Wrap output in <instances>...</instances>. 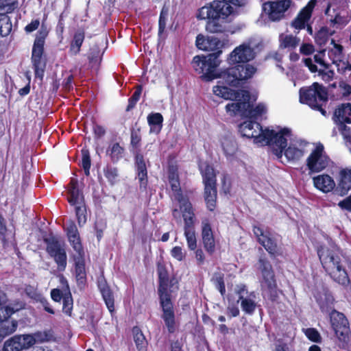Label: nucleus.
Segmentation results:
<instances>
[{
    "instance_id": "nucleus-1",
    "label": "nucleus",
    "mask_w": 351,
    "mask_h": 351,
    "mask_svg": "<svg viewBox=\"0 0 351 351\" xmlns=\"http://www.w3.org/2000/svg\"><path fill=\"white\" fill-rule=\"evenodd\" d=\"M245 0H222L213 1L199 10L197 18L208 19L206 29L208 32L223 33L228 30V23L231 21L233 8L228 3L241 6Z\"/></svg>"
},
{
    "instance_id": "nucleus-2",
    "label": "nucleus",
    "mask_w": 351,
    "mask_h": 351,
    "mask_svg": "<svg viewBox=\"0 0 351 351\" xmlns=\"http://www.w3.org/2000/svg\"><path fill=\"white\" fill-rule=\"evenodd\" d=\"M169 181L173 193V197L180 204V209L184 221V236L189 250H195L197 247V239L193 228L195 214L191 204L188 198L180 192V182L176 167L170 166L168 171Z\"/></svg>"
},
{
    "instance_id": "nucleus-3",
    "label": "nucleus",
    "mask_w": 351,
    "mask_h": 351,
    "mask_svg": "<svg viewBox=\"0 0 351 351\" xmlns=\"http://www.w3.org/2000/svg\"><path fill=\"white\" fill-rule=\"evenodd\" d=\"M317 254L322 266L333 280L343 287H348L350 281L342 265L337 247L334 245L321 246L317 250Z\"/></svg>"
},
{
    "instance_id": "nucleus-4",
    "label": "nucleus",
    "mask_w": 351,
    "mask_h": 351,
    "mask_svg": "<svg viewBox=\"0 0 351 351\" xmlns=\"http://www.w3.org/2000/svg\"><path fill=\"white\" fill-rule=\"evenodd\" d=\"M293 134L287 128H276V129H265L264 142L261 146L269 145L278 158L283 157V150L287 147Z\"/></svg>"
},
{
    "instance_id": "nucleus-5",
    "label": "nucleus",
    "mask_w": 351,
    "mask_h": 351,
    "mask_svg": "<svg viewBox=\"0 0 351 351\" xmlns=\"http://www.w3.org/2000/svg\"><path fill=\"white\" fill-rule=\"evenodd\" d=\"M221 53L219 51L207 56H196L192 61V66L194 70L199 74H202L201 77L205 81H211L216 78H221V73H218L217 68L219 65L218 56Z\"/></svg>"
},
{
    "instance_id": "nucleus-6",
    "label": "nucleus",
    "mask_w": 351,
    "mask_h": 351,
    "mask_svg": "<svg viewBox=\"0 0 351 351\" xmlns=\"http://www.w3.org/2000/svg\"><path fill=\"white\" fill-rule=\"evenodd\" d=\"M328 100L326 88L317 82H314L311 86L302 88L300 90V101L302 104H307L311 108L318 110L326 116V111L322 106Z\"/></svg>"
},
{
    "instance_id": "nucleus-7",
    "label": "nucleus",
    "mask_w": 351,
    "mask_h": 351,
    "mask_svg": "<svg viewBox=\"0 0 351 351\" xmlns=\"http://www.w3.org/2000/svg\"><path fill=\"white\" fill-rule=\"evenodd\" d=\"M256 69L249 64H239L221 72V78L232 86H238L239 82L252 77Z\"/></svg>"
},
{
    "instance_id": "nucleus-8",
    "label": "nucleus",
    "mask_w": 351,
    "mask_h": 351,
    "mask_svg": "<svg viewBox=\"0 0 351 351\" xmlns=\"http://www.w3.org/2000/svg\"><path fill=\"white\" fill-rule=\"evenodd\" d=\"M257 47L252 40H249L237 47L229 55L230 64L244 63L255 58L254 49Z\"/></svg>"
},
{
    "instance_id": "nucleus-9",
    "label": "nucleus",
    "mask_w": 351,
    "mask_h": 351,
    "mask_svg": "<svg viewBox=\"0 0 351 351\" xmlns=\"http://www.w3.org/2000/svg\"><path fill=\"white\" fill-rule=\"evenodd\" d=\"M329 161V158L324 151V146L319 144L306 158V166L310 173H317L326 169Z\"/></svg>"
},
{
    "instance_id": "nucleus-10",
    "label": "nucleus",
    "mask_w": 351,
    "mask_h": 351,
    "mask_svg": "<svg viewBox=\"0 0 351 351\" xmlns=\"http://www.w3.org/2000/svg\"><path fill=\"white\" fill-rule=\"evenodd\" d=\"M292 4L291 0L268 1L263 4V10L268 19L274 22L282 20Z\"/></svg>"
},
{
    "instance_id": "nucleus-11",
    "label": "nucleus",
    "mask_w": 351,
    "mask_h": 351,
    "mask_svg": "<svg viewBox=\"0 0 351 351\" xmlns=\"http://www.w3.org/2000/svg\"><path fill=\"white\" fill-rule=\"evenodd\" d=\"M289 145L283 150V156L287 162H294L303 157L308 151V143L293 136Z\"/></svg>"
},
{
    "instance_id": "nucleus-12",
    "label": "nucleus",
    "mask_w": 351,
    "mask_h": 351,
    "mask_svg": "<svg viewBox=\"0 0 351 351\" xmlns=\"http://www.w3.org/2000/svg\"><path fill=\"white\" fill-rule=\"evenodd\" d=\"M45 242L47 245V251L54 258L58 269L64 270L66 267V254L64 243L54 237L45 239Z\"/></svg>"
},
{
    "instance_id": "nucleus-13",
    "label": "nucleus",
    "mask_w": 351,
    "mask_h": 351,
    "mask_svg": "<svg viewBox=\"0 0 351 351\" xmlns=\"http://www.w3.org/2000/svg\"><path fill=\"white\" fill-rule=\"evenodd\" d=\"M258 269L261 273V286L263 290L269 292L276 289V281L272 267L269 261L261 258L258 263Z\"/></svg>"
},
{
    "instance_id": "nucleus-14",
    "label": "nucleus",
    "mask_w": 351,
    "mask_h": 351,
    "mask_svg": "<svg viewBox=\"0 0 351 351\" xmlns=\"http://www.w3.org/2000/svg\"><path fill=\"white\" fill-rule=\"evenodd\" d=\"M160 304L162 308L161 317L165 322V326L169 333H173L177 329L178 325L175 319L173 304L168 293H161Z\"/></svg>"
},
{
    "instance_id": "nucleus-15",
    "label": "nucleus",
    "mask_w": 351,
    "mask_h": 351,
    "mask_svg": "<svg viewBox=\"0 0 351 351\" xmlns=\"http://www.w3.org/2000/svg\"><path fill=\"white\" fill-rule=\"evenodd\" d=\"M317 3L316 0H311L305 7H304L297 16L291 22V27L295 29L301 30L306 27L307 32L309 34H313L312 27L308 24L310 20L313 9Z\"/></svg>"
},
{
    "instance_id": "nucleus-16",
    "label": "nucleus",
    "mask_w": 351,
    "mask_h": 351,
    "mask_svg": "<svg viewBox=\"0 0 351 351\" xmlns=\"http://www.w3.org/2000/svg\"><path fill=\"white\" fill-rule=\"evenodd\" d=\"M239 131L243 136L253 138L254 143L258 145H261L262 142L265 141L263 138L265 130L257 122L252 121H244L239 125Z\"/></svg>"
},
{
    "instance_id": "nucleus-17",
    "label": "nucleus",
    "mask_w": 351,
    "mask_h": 351,
    "mask_svg": "<svg viewBox=\"0 0 351 351\" xmlns=\"http://www.w3.org/2000/svg\"><path fill=\"white\" fill-rule=\"evenodd\" d=\"M332 327L339 340L344 341L350 332L349 323L345 315L335 310L330 314Z\"/></svg>"
},
{
    "instance_id": "nucleus-18",
    "label": "nucleus",
    "mask_w": 351,
    "mask_h": 351,
    "mask_svg": "<svg viewBox=\"0 0 351 351\" xmlns=\"http://www.w3.org/2000/svg\"><path fill=\"white\" fill-rule=\"evenodd\" d=\"M234 291L239 295L237 302H240L243 311L246 314L252 315L256 308L254 293H248L244 285H237Z\"/></svg>"
},
{
    "instance_id": "nucleus-19",
    "label": "nucleus",
    "mask_w": 351,
    "mask_h": 351,
    "mask_svg": "<svg viewBox=\"0 0 351 351\" xmlns=\"http://www.w3.org/2000/svg\"><path fill=\"white\" fill-rule=\"evenodd\" d=\"M215 95L226 100H233L234 98L243 97L244 100H250V96L248 91L245 90H234L221 84L215 86L213 88Z\"/></svg>"
},
{
    "instance_id": "nucleus-20",
    "label": "nucleus",
    "mask_w": 351,
    "mask_h": 351,
    "mask_svg": "<svg viewBox=\"0 0 351 351\" xmlns=\"http://www.w3.org/2000/svg\"><path fill=\"white\" fill-rule=\"evenodd\" d=\"M253 232L258 242L269 253L274 254L278 252L277 243L269 232H264L263 230L257 226H254Z\"/></svg>"
},
{
    "instance_id": "nucleus-21",
    "label": "nucleus",
    "mask_w": 351,
    "mask_h": 351,
    "mask_svg": "<svg viewBox=\"0 0 351 351\" xmlns=\"http://www.w3.org/2000/svg\"><path fill=\"white\" fill-rule=\"evenodd\" d=\"M196 46L203 51H219L223 46V43L217 38L211 36L206 38L199 34L196 38Z\"/></svg>"
},
{
    "instance_id": "nucleus-22",
    "label": "nucleus",
    "mask_w": 351,
    "mask_h": 351,
    "mask_svg": "<svg viewBox=\"0 0 351 351\" xmlns=\"http://www.w3.org/2000/svg\"><path fill=\"white\" fill-rule=\"evenodd\" d=\"M202 239L205 250L208 253H213L215 250V241L210 224L207 219L202 222Z\"/></svg>"
},
{
    "instance_id": "nucleus-23",
    "label": "nucleus",
    "mask_w": 351,
    "mask_h": 351,
    "mask_svg": "<svg viewBox=\"0 0 351 351\" xmlns=\"http://www.w3.org/2000/svg\"><path fill=\"white\" fill-rule=\"evenodd\" d=\"M237 102L228 104L226 106V112L231 116L240 114L245 117L246 110L250 108V100H244L243 97L234 98Z\"/></svg>"
},
{
    "instance_id": "nucleus-24",
    "label": "nucleus",
    "mask_w": 351,
    "mask_h": 351,
    "mask_svg": "<svg viewBox=\"0 0 351 351\" xmlns=\"http://www.w3.org/2000/svg\"><path fill=\"white\" fill-rule=\"evenodd\" d=\"M351 189V169H342L339 171V179L337 191L343 196Z\"/></svg>"
},
{
    "instance_id": "nucleus-25",
    "label": "nucleus",
    "mask_w": 351,
    "mask_h": 351,
    "mask_svg": "<svg viewBox=\"0 0 351 351\" xmlns=\"http://www.w3.org/2000/svg\"><path fill=\"white\" fill-rule=\"evenodd\" d=\"M313 182L314 186L324 193L331 191L335 186L334 179L328 174L313 177Z\"/></svg>"
},
{
    "instance_id": "nucleus-26",
    "label": "nucleus",
    "mask_w": 351,
    "mask_h": 351,
    "mask_svg": "<svg viewBox=\"0 0 351 351\" xmlns=\"http://www.w3.org/2000/svg\"><path fill=\"white\" fill-rule=\"evenodd\" d=\"M66 230L69 241L73 248L77 253L82 252L83 248L80 241L77 228L73 221H69L66 224Z\"/></svg>"
},
{
    "instance_id": "nucleus-27",
    "label": "nucleus",
    "mask_w": 351,
    "mask_h": 351,
    "mask_svg": "<svg viewBox=\"0 0 351 351\" xmlns=\"http://www.w3.org/2000/svg\"><path fill=\"white\" fill-rule=\"evenodd\" d=\"M24 335H16L4 343L3 351H21L28 349Z\"/></svg>"
},
{
    "instance_id": "nucleus-28",
    "label": "nucleus",
    "mask_w": 351,
    "mask_h": 351,
    "mask_svg": "<svg viewBox=\"0 0 351 351\" xmlns=\"http://www.w3.org/2000/svg\"><path fill=\"white\" fill-rule=\"evenodd\" d=\"M279 49L289 51L294 50L300 43V38L292 34H280L279 35Z\"/></svg>"
},
{
    "instance_id": "nucleus-29",
    "label": "nucleus",
    "mask_w": 351,
    "mask_h": 351,
    "mask_svg": "<svg viewBox=\"0 0 351 351\" xmlns=\"http://www.w3.org/2000/svg\"><path fill=\"white\" fill-rule=\"evenodd\" d=\"M98 287L108 309L110 313L113 312L114 310V296L103 278L98 280Z\"/></svg>"
},
{
    "instance_id": "nucleus-30",
    "label": "nucleus",
    "mask_w": 351,
    "mask_h": 351,
    "mask_svg": "<svg viewBox=\"0 0 351 351\" xmlns=\"http://www.w3.org/2000/svg\"><path fill=\"white\" fill-rule=\"evenodd\" d=\"M330 45L332 46L326 49L328 60L332 64L339 65V62L342 60L343 57V47L335 43L334 40H331Z\"/></svg>"
},
{
    "instance_id": "nucleus-31",
    "label": "nucleus",
    "mask_w": 351,
    "mask_h": 351,
    "mask_svg": "<svg viewBox=\"0 0 351 351\" xmlns=\"http://www.w3.org/2000/svg\"><path fill=\"white\" fill-rule=\"evenodd\" d=\"M77 255L74 256L75 264V277L79 285L84 284L86 281V271L84 261L83 259L84 251L77 253Z\"/></svg>"
},
{
    "instance_id": "nucleus-32",
    "label": "nucleus",
    "mask_w": 351,
    "mask_h": 351,
    "mask_svg": "<svg viewBox=\"0 0 351 351\" xmlns=\"http://www.w3.org/2000/svg\"><path fill=\"white\" fill-rule=\"evenodd\" d=\"M221 147L224 154L230 160H233L237 152V145L231 137H225L221 140Z\"/></svg>"
},
{
    "instance_id": "nucleus-33",
    "label": "nucleus",
    "mask_w": 351,
    "mask_h": 351,
    "mask_svg": "<svg viewBox=\"0 0 351 351\" xmlns=\"http://www.w3.org/2000/svg\"><path fill=\"white\" fill-rule=\"evenodd\" d=\"M335 116L341 123H351V104H343L336 109Z\"/></svg>"
},
{
    "instance_id": "nucleus-34",
    "label": "nucleus",
    "mask_w": 351,
    "mask_h": 351,
    "mask_svg": "<svg viewBox=\"0 0 351 351\" xmlns=\"http://www.w3.org/2000/svg\"><path fill=\"white\" fill-rule=\"evenodd\" d=\"M316 300L323 312H328L332 307L334 299L330 293L326 291L318 293Z\"/></svg>"
},
{
    "instance_id": "nucleus-35",
    "label": "nucleus",
    "mask_w": 351,
    "mask_h": 351,
    "mask_svg": "<svg viewBox=\"0 0 351 351\" xmlns=\"http://www.w3.org/2000/svg\"><path fill=\"white\" fill-rule=\"evenodd\" d=\"M26 343L29 348L36 343H40L49 340V335L47 332L38 331L33 334L24 335Z\"/></svg>"
},
{
    "instance_id": "nucleus-36",
    "label": "nucleus",
    "mask_w": 351,
    "mask_h": 351,
    "mask_svg": "<svg viewBox=\"0 0 351 351\" xmlns=\"http://www.w3.org/2000/svg\"><path fill=\"white\" fill-rule=\"evenodd\" d=\"M163 117L160 113L156 112L147 116V122L150 126V132L158 134L162 126Z\"/></svg>"
},
{
    "instance_id": "nucleus-37",
    "label": "nucleus",
    "mask_w": 351,
    "mask_h": 351,
    "mask_svg": "<svg viewBox=\"0 0 351 351\" xmlns=\"http://www.w3.org/2000/svg\"><path fill=\"white\" fill-rule=\"evenodd\" d=\"M205 200L208 208L210 210H213L216 205L217 199V189L216 185H206L205 186Z\"/></svg>"
},
{
    "instance_id": "nucleus-38",
    "label": "nucleus",
    "mask_w": 351,
    "mask_h": 351,
    "mask_svg": "<svg viewBox=\"0 0 351 351\" xmlns=\"http://www.w3.org/2000/svg\"><path fill=\"white\" fill-rule=\"evenodd\" d=\"M71 189L69 190V197L68 198L69 202L73 205H78L84 204V197L77 187V184L72 181L71 183Z\"/></svg>"
},
{
    "instance_id": "nucleus-39",
    "label": "nucleus",
    "mask_w": 351,
    "mask_h": 351,
    "mask_svg": "<svg viewBox=\"0 0 351 351\" xmlns=\"http://www.w3.org/2000/svg\"><path fill=\"white\" fill-rule=\"evenodd\" d=\"M204 178V185H216V178L214 169L208 165H202L199 167Z\"/></svg>"
},
{
    "instance_id": "nucleus-40",
    "label": "nucleus",
    "mask_w": 351,
    "mask_h": 351,
    "mask_svg": "<svg viewBox=\"0 0 351 351\" xmlns=\"http://www.w3.org/2000/svg\"><path fill=\"white\" fill-rule=\"evenodd\" d=\"M123 148L119 143H114L109 146L106 152L113 162H117L123 158Z\"/></svg>"
},
{
    "instance_id": "nucleus-41",
    "label": "nucleus",
    "mask_w": 351,
    "mask_h": 351,
    "mask_svg": "<svg viewBox=\"0 0 351 351\" xmlns=\"http://www.w3.org/2000/svg\"><path fill=\"white\" fill-rule=\"evenodd\" d=\"M18 323L15 320L11 322L4 321L0 325V336L5 337L14 332L17 328Z\"/></svg>"
},
{
    "instance_id": "nucleus-42",
    "label": "nucleus",
    "mask_w": 351,
    "mask_h": 351,
    "mask_svg": "<svg viewBox=\"0 0 351 351\" xmlns=\"http://www.w3.org/2000/svg\"><path fill=\"white\" fill-rule=\"evenodd\" d=\"M267 112V107L263 104H258L256 107L253 108L250 104V108L246 110L245 117L250 118L258 119L262 117Z\"/></svg>"
},
{
    "instance_id": "nucleus-43",
    "label": "nucleus",
    "mask_w": 351,
    "mask_h": 351,
    "mask_svg": "<svg viewBox=\"0 0 351 351\" xmlns=\"http://www.w3.org/2000/svg\"><path fill=\"white\" fill-rule=\"evenodd\" d=\"M158 273L160 279V287L158 289V292L160 294V298H161V293H167L166 291V285L167 281V271L165 267L161 265H158Z\"/></svg>"
},
{
    "instance_id": "nucleus-44",
    "label": "nucleus",
    "mask_w": 351,
    "mask_h": 351,
    "mask_svg": "<svg viewBox=\"0 0 351 351\" xmlns=\"http://www.w3.org/2000/svg\"><path fill=\"white\" fill-rule=\"evenodd\" d=\"M132 332L134 334V340L138 350L145 351L147 341L142 332L138 328H134Z\"/></svg>"
},
{
    "instance_id": "nucleus-45",
    "label": "nucleus",
    "mask_w": 351,
    "mask_h": 351,
    "mask_svg": "<svg viewBox=\"0 0 351 351\" xmlns=\"http://www.w3.org/2000/svg\"><path fill=\"white\" fill-rule=\"evenodd\" d=\"M60 281L64 286L65 285V287H63L62 291L58 289H53L51 290V297L55 302H59L61 300L63 292L64 294L68 293V295H70L69 285L66 279L64 277H60Z\"/></svg>"
},
{
    "instance_id": "nucleus-46",
    "label": "nucleus",
    "mask_w": 351,
    "mask_h": 351,
    "mask_svg": "<svg viewBox=\"0 0 351 351\" xmlns=\"http://www.w3.org/2000/svg\"><path fill=\"white\" fill-rule=\"evenodd\" d=\"M32 60L36 76L42 80L45 67V63L43 61L42 56L34 57L32 56Z\"/></svg>"
},
{
    "instance_id": "nucleus-47",
    "label": "nucleus",
    "mask_w": 351,
    "mask_h": 351,
    "mask_svg": "<svg viewBox=\"0 0 351 351\" xmlns=\"http://www.w3.org/2000/svg\"><path fill=\"white\" fill-rule=\"evenodd\" d=\"M12 23L8 16L0 15V34L2 36H8L12 30Z\"/></svg>"
},
{
    "instance_id": "nucleus-48",
    "label": "nucleus",
    "mask_w": 351,
    "mask_h": 351,
    "mask_svg": "<svg viewBox=\"0 0 351 351\" xmlns=\"http://www.w3.org/2000/svg\"><path fill=\"white\" fill-rule=\"evenodd\" d=\"M84 39V33L83 32H77L75 33L73 40L71 45V51L73 54H77L80 50V47Z\"/></svg>"
},
{
    "instance_id": "nucleus-49",
    "label": "nucleus",
    "mask_w": 351,
    "mask_h": 351,
    "mask_svg": "<svg viewBox=\"0 0 351 351\" xmlns=\"http://www.w3.org/2000/svg\"><path fill=\"white\" fill-rule=\"evenodd\" d=\"M351 19V14H350L348 12L346 13V14H336L335 17L332 19L331 23L334 25H338L340 26H346Z\"/></svg>"
},
{
    "instance_id": "nucleus-50",
    "label": "nucleus",
    "mask_w": 351,
    "mask_h": 351,
    "mask_svg": "<svg viewBox=\"0 0 351 351\" xmlns=\"http://www.w3.org/2000/svg\"><path fill=\"white\" fill-rule=\"evenodd\" d=\"M75 206L78 224L82 226L86 221V208L84 204L75 205Z\"/></svg>"
},
{
    "instance_id": "nucleus-51",
    "label": "nucleus",
    "mask_w": 351,
    "mask_h": 351,
    "mask_svg": "<svg viewBox=\"0 0 351 351\" xmlns=\"http://www.w3.org/2000/svg\"><path fill=\"white\" fill-rule=\"evenodd\" d=\"M19 308H11L9 306L0 307V322H3L10 317L14 312L17 311Z\"/></svg>"
},
{
    "instance_id": "nucleus-52",
    "label": "nucleus",
    "mask_w": 351,
    "mask_h": 351,
    "mask_svg": "<svg viewBox=\"0 0 351 351\" xmlns=\"http://www.w3.org/2000/svg\"><path fill=\"white\" fill-rule=\"evenodd\" d=\"M326 49H323L319 51L317 54L314 56L315 61L324 66L326 68H328L329 66V61L328 60V57L326 56Z\"/></svg>"
},
{
    "instance_id": "nucleus-53",
    "label": "nucleus",
    "mask_w": 351,
    "mask_h": 351,
    "mask_svg": "<svg viewBox=\"0 0 351 351\" xmlns=\"http://www.w3.org/2000/svg\"><path fill=\"white\" fill-rule=\"evenodd\" d=\"M170 253L171 256L178 261H182L185 259L186 252L180 246L173 247Z\"/></svg>"
},
{
    "instance_id": "nucleus-54",
    "label": "nucleus",
    "mask_w": 351,
    "mask_h": 351,
    "mask_svg": "<svg viewBox=\"0 0 351 351\" xmlns=\"http://www.w3.org/2000/svg\"><path fill=\"white\" fill-rule=\"evenodd\" d=\"M305 335L308 339L314 342H319L321 340L319 333L315 328L303 329Z\"/></svg>"
},
{
    "instance_id": "nucleus-55",
    "label": "nucleus",
    "mask_w": 351,
    "mask_h": 351,
    "mask_svg": "<svg viewBox=\"0 0 351 351\" xmlns=\"http://www.w3.org/2000/svg\"><path fill=\"white\" fill-rule=\"evenodd\" d=\"M168 16V10L165 8H163L160 15L159 19V34H161L166 27V21Z\"/></svg>"
},
{
    "instance_id": "nucleus-56",
    "label": "nucleus",
    "mask_w": 351,
    "mask_h": 351,
    "mask_svg": "<svg viewBox=\"0 0 351 351\" xmlns=\"http://www.w3.org/2000/svg\"><path fill=\"white\" fill-rule=\"evenodd\" d=\"M213 280L216 288L219 291L221 295L226 292V288L222 276L220 274H215L213 278Z\"/></svg>"
},
{
    "instance_id": "nucleus-57",
    "label": "nucleus",
    "mask_w": 351,
    "mask_h": 351,
    "mask_svg": "<svg viewBox=\"0 0 351 351\" xmlns=\"http://www.w3.org/2000/svg\"><path fill=\"white\" fill-rule=\"evenodd\" d=\"M82 164L86 175L88 176L89 174V169L90 167V158L87 150H82Z\"/></svg>"
},
{
    "instance_id": "nucleus-58",
    "label": "nucleus",
    "mask_w": 351,
    "mask_h": 351,
    "mask_svg": "<svg viewBox=\"0 0 351 351\" xmlns=\"http://www.w3.org/2000/svg\"><path fill=\"white\" fill-rule=\"evenodd\" d=\"M73 309V300L71 294L65 296L63 300V311L66 315L71 316Z\"/></svg>"
},
{
    "instance_id": "nucleus-59",
    "label": "nucleus",
    "mask_w": 351,
    "mask_h": 351,
    "mask_svg": "<svg viewBox=\"0 0 351 351\" xmlns=\"http://www.w3.org/2000/svg\"><path fill=\"white\" fill-rule=\"evenodd\" d=\"M315 42L319 45H324L326 43L328 39V32L326 29L319 30L315 35Z\"/></svg>"
},
{
    "instance_id": "nucleus-60",
    "label": "nucleus",
    "mask_w": 351,
    "mask_h": 351,
    "mask_svg": "<svg viewBox=\"0 0 351 351\" xmlns=\"http://www.w3.org/2000/svg\"><path fill=\"white\" fill-rule=\"evenodd\" d=\"M138 170V178L140 181L141 187L145 188L147 186V169L146 167L141 166Z\"/></svg>"
},
{
    "instance_id": "nucleus-61",
    "label": "nucleus",
    "mask_w": 351,
    "mask_h": 351,
    "mask_svg": "<svg viewBox=\"0 0 351 351\" xmlns=\"http://www.w3.org/2000/svg\"><path fill=\"white\" fill-rule=\"evenodd\" d=\"M44 45L40 43V41H34L32 48V56L38 57L42 56L43 53Z\"/></svg>"
},
{
    "instance_id": "nucleus-62",
    "label": "nucleus",
    "mask_w": 351,
    "mask_h": 351,
    "mask_svg": "<svg viewBox=\"0 0 351 351\" xmlns=\"http://www.w3.org/2000/svg\"><path fill=\"white\" fill-rule=\"evenodd\" d=\"M318 75L322 77V79L326 82L331 81L335 75V72L332 70L324 71L319 70Z\"/></svg>"
},
{
    "instance_id": "nucleus-63",
    "label": "nucleus",
    "mask_w": 351,
    "mask_h": 351,
    "mask_svg": "<svg viewBox=\"0 0 351 351\" xmlns=\"http://www.w3.org/2000/svg\"><path fill=\"white\" fill-rule=\"evenodd\" d=\"M105 176L110 182L113 183L115 182L118 176L117 169L116 168H108L106 171Z\"/></svg>"
},
{
    "instance_id": "nucleus-64",
    "label": "nucleus",
    "mask_w": 351,
    "mask_h": 351,
    "mask_svg": "<svg viewBox=\"0 0 351 351\" xmlns=\"http://www.w3.org/2000/svg\"><path fill=\"white\" fill-rule=\"evenodd\" d=\"M314 51L313 45L309 43H303L300 48V53L306 56L312 54Z\"/></svg>"
}]
</instances>
